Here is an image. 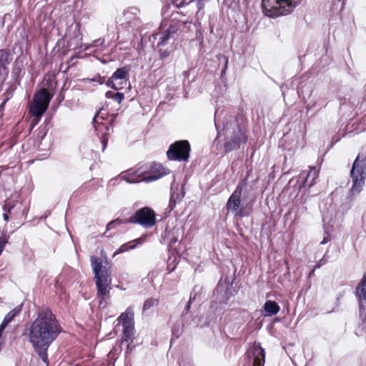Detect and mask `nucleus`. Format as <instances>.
<instances>
[{
  "instance_id": "1",
  "label": "nucleus",
  "mask_w": 366,
  "mask_h": 366,
  "mask_svg": "<svg viewBox=\"0 0 366 366\" xmlns=\"http://www.w3.org/2000/svg\"><path fill=\"white\" fill-rule=\"evenodd\" d=\"M63 329L56 315L49 307L41 308L29 328V340L35 352L49 365L48 349Z\"/></svg>"
},
{
  "instance_id": "2",
  "label": "nucleus",
  "mask_w": 366,
  "mask_h": 366,
  "mask_svg": "<svg viewBox=\"0 0 366 366\" xmlns=\"http://www.w3.org/2000/svg\"><path fill=\"white\" fill-rule=\"evenodd\" d=\"M91 264L94 274L99 307L104 308L107 305L106 300L110 298L112 270L104 265L102 259L97 256L91 257Z\"/></svg>"
},
{
  "instance_id": "3",
  "label": "nucleus",
  "mask_w": 366,
  "mask_h": 366,
  "mask_svg": "<svg viewBox=\"0 0 366 366\" xmlns=\"http://www.w3.org/2000/svg\"><path fill=\"white\" fill-rule=\"evenodd\" d=\"M297 6L295 0H262L263 14L273 19L291 14Z\"/></svg>"
},
{
  "instance_id": "4",
  "label": "nucleus",
  "mask_w": 366,
  "mask_h": 366,
  "mask_svg": "<svg viewBox=\"0 0 366 366\" xmlns=\"http://www.w3.org/2000/svg\"><path fill=\"white\" fill-rule=\"evenodd\" d=\"M350 177L352 180V186L350 189L352 195L359 194L366 179V154H358L353 162Z\"/></svg>"
},
{
  "instance_id": "5",
  "label": "nucleus",
  "mask_w": 366,
  "mask_h": 366,
  "mask_svg": "<svg viewBox=\"0 0 366 366\" xmlns=\"http://www.w3.org/2000/svg\"><path fill=\"white\" fill-rule=\"evenodd\" d=\"M164 174L163 168L160 165L154 164L149 169L141 167L134 172H129L122 174V178L129 183L141 181L152 182L162 177Z\"/></svg>"
},
{
  "instance_id": "6",
  "label": "nucleus",
  "mask_w": 366,
  "mask_h": 366,
  "mask_svg": "<svg viewBox=\"0 0 366 366\" xmlns=\"http://www.w3.org/2000/svg\"><path fill=\"white\" fill-rule=\"evenodd\" d=\"M243 191L242 184H239L235 190L229 197L226 208L230 210L234 217H249L252 212V207L244 206L242 203V194Z\"/></svg>"
},
{
  "instance_id": "7",
  "label": "nucleus",
  "mask_w": 366,
  "mask_h": 366,
  "mask_svg": "<svg viewBox=\"0 0 366 366\" xmlns=\"http://www.w3.org/2000/svg\"><path fill=\"white\" fill-rule=\"evenodd\" d=\"M128 224H139L144 228H151L157 223L156 213L149 207L137 209L134 214L126 219Z\"/></svg>"
},
{
  "instance_id": "8",
  "label": "nucleus",
  "mask_w": 366,
  "mask_h": 366,
  "mask_svg": "<svg viewBox=\"0 0 366 366\" xmlns=\"http://www.w3.org/2000/svg\"><path fill=\"white\" fill-rule=\"evenodd\" d=\"M191 146L187 140H178L170 144L167 157L170 161L188 162Z\"/></svg>"
},
{
  "instance_id": "9",
  "label": "nucleus",
  "mask_w": 366,
  "mask_h": 366,
  "mask_svg": "<svg viewBox=\"0 0 366 366\" xmlns=\"http://www.w3.org/2000/svg\"><path fill=\"white\" fill-rule=\"evenodd\" d=\"M51 97L49 92L42 89L34 96L29 112L31 116L41 117L49 107Z\"/></svg>"
},
{
  "instance_id": "10",
  "label": "nucleus",
  "mask_w": 366,
  "mask_h": 366,
  "mask_svg": "<svg viewBox=\"0 0 366 366\" xmlns=\"http://www.w3.org/2000/svg\"><path fill=\"white\" fill-rule=\"evenodd\" d=\"M248 137L246 132L238 127V130L233 132L231 139L224 143V149L226 153L230 152L233 150H237L240 148L242 144H245L247 142Z\"/></svg>"
},
{
  "instance_id": "11",
  "label": "nucleus",
  "mask_w": 366,
  "mask_h": 366,
  "mask_svg": "<svg viewBox=\"0 0 366 366\" xmlns=\"http://www.w3.org/2000/svg\"><path fill=\"white\" fill-rule=\"evenodd\" d=\"M319 170L315 167H310L309 171H302L299 176V182L301 181L300 188H310L315 183L318 177Z\"/></svg>"
},
{
  "instance_id": "12",
  "label": "nucleus",
  "mask_w": 366,
  "mask_h": 366,
  "mask_svg": "<svg viewBox=\"0 0 366 366\" xmlns=\"http://www.w3.org/2000/svg\"><path fill=\"white\" fill-rule=\"evenodd\" d=\"M248 357L253 359V366H264L265 352L259 345H254L248 350Z\"/></svg>"
},
{
  "instance_id": "13",
  "label": "nucleus",
  "mask_w": 366,
  "mask_h": 366,
  "mask_svg": "<svg viewBox=\"0 0 366 366\" xmlns=\"http://www.w3.org/2000/svg\"><path fill=\"white\" fill-rule=\"evenodd\" d=\"M355 295L358 298L360 312H364L366 303V272L356 287Z\"/></svg>"
},
{
  "instance_id": "14",
  "label": "nucleus",
  "mask_w": 366,
  "mask_h": 366,
  "mask_svg": "<svg viewBox=\"0 0 366 366\" xmlns=\"http://www.w3.org/2000/svg\"><path fill=\"white\" fill-rule=\"evenodd\" d=\"M98 117H99V114H97L94 117L93 121H94V124L95 123L98 124L97 126H95L97 130H102V129L105 130V132H103L102 136L100 137V142H101V144H102V151L104 152L105 150V149L107 148V143H108V139H109L108 131H109V128L107 125H104V124H99L97 120V119Z\"/></svg>"
},
{
  "instance_id": "15",
  "label": "nucleus",
  "mask_w": 366,
  "mask_h": 366,
  "mask_svg": "<svg viewBox=\"0 0 366 366\" xmlns=\"http://www.w3.org/2000/svg\"><path fill=\"white\" fill-rule=\"evenodd\" d=\"M263 310L266 313V316H272L277 315L280 312V307L274 301L267 300L263 306Z\"/></svg>"
},
{
  "instance_id": "16",
  "label": "nucleus",
  "mask_w": 366,
  "mask_h": 366,
  "mask_svg": "<svg viewBox=\"0 0 366 366\" xmlns=\"http://www.w3.org/2000/svg\"><path fill=\"white\" fill-rule=\"evenodd\" d=\"M134 334V325L123 326V333L122 337V342H129L127 349L129 350L130 343L133 341V336Z\"/></svg>"
},
{
  "instance_id": "17",
  "label": "nucleus",
  "mask_w": 366,
  "mask_h": 366,
  "mask_svg": "<svg viewBox=\"0 0 366 366\" xmlns=\"http://www.w3.org/2000/svg\"><path fill=\"white\" fill-rule=\"evenodd\" d=\"M17 205H21L19 202H6L3 205V209L5 212L3 214L4 219L6 222L9 220V214H13V210Z\"/></svg>"
},
{
  "instance_id": "18",
  "label": "nucleus",
  "mask_w": 366,
  "mask_h": 366,
  "mask_svg": "<svg viewBox=\"0 0 366 366\" xmlns=\"http://www.w3.org/2000/svg\"><path fill=\"white\" fill-rule=\"evenodd\" d=\"M184 330V325L181 321L176 322L172 329L171 342L178 339L182 334Z\"/></svg>"
},
{
  "instance_id": "19",
  "label": "nucleus",
  "mask_w": 366,
  "mask_h": 366,
  "mask_svg": "<svg viewBox=\"0 0 366 366\" xmlns=\"http://www.w3.org/2000/svg\"><path fill=\"white\" fill-rule=\"evenodd\" d=\"M130 68L129 66H122L118 68L112 74V78L116 80L118 79H127L129 77V72Z\"/></svg>"
},
{
  "instance_id": "20",
  "label": "nucleus",
  "mask_w": 366,
  "mask_h": 366,
  "mask_svg": "<svg viewBox=\"0 0 366 366\" xmlns=\"http://www.w3.org/2000/svg\"><path fill=\"white\" fill-rule=\"evenodd\" d=\"M119 321L122 322V326L134 325V314L126 311L122 313L119 317Z\"/></svg>"
},
{
  "instance_id": "21",
  "label": "nucleus",
  "mask_w": 366,
  "mask_h": 366,
  "mask_svg": "<svg viewBox=\"0 0 366 366\" xmlns=\"http://www.w3.org/2000/svg\"><path fill=\"white\" fill-rule=\"evenodd\" d=\"M172 34H174V31H171V29L166 30L163 33L157 34V36H159L158 46H164L172 38Z\"/></svg>"
},
{
  "instance_id": "22",
  "label": "nucleus",
  "mask_w": 366,
  "mask_h": 366,
  "mask_svg": "<svg viewBox=\"0 0 366 366\" xmlns=\"http://www.w3.org/2000/svg\"><path fill=\"white\" fill-rule=\"evenodd\" d=\"M20 311L21 310L17 308L11 310L5 315L1 325L6 327L19 314Z\"/></svg>"
},
{
  "instance_id": "23",
  "label": "nucleus",
  "mask_w": 366,
  "mask_h": 366,
  "mask_svg": "<svg viewBox=\"0 0 366 366\" xmlns=\"http://www.w3.org/2000/svg\"><path fill=\"white\" fill-rule=\"evenodd\" d=\"M137 240H134V241H131V242H128L125 244H123L114 254V256L118 254H120V253H122V252H127L130 249H133L136 247V243L135 242H137Z\"/></svg>"
},
{
  "instance_id": "24",
  "label": "nucleus",
  "mask_w": 366,
  "mask_h": 366,
  "mask_svg": "<svg viewBox=\"0 0 366 366\" xmlns=\"http://www.w3.org/2000/svg\"><path fill=\"white\" fill-rule=\"evenodd\" d=\"M9 51L5 49H0V68H5L9 64Z\"/></svg>"
},
{
  "instance_id": "25",
  "label": "nucleus",
  "mask_w": 366,
  "mask_h": 366,
  "mask_svg": "<svg viewBox=\"0 0 366 366\" xmlns=\"http://www.w3.org/2000/svg\"><path fill=\"white\" fill-rule=\"evenodd\" d=\"M106 97L108 99H112L119 104H121L124 99V95L123 93L108 91L106 93Z\"/></svg>"
},
{
  "instance_id": "26",
  "label": "nucleus",
  "mask_w": 366,
  "mask_h": 366,
  "mask_svg": "<svg viewBox=\"0 0 366 366\" xmlns=\"http://www.w3.org/2000/svg\"><path fill=\"white\" fill-rule=\"evenodd\" d=\"M159 302V299H156V298H153V297L146 300L144 302L143 307H142L143 312L147 311V310L151 309L152 307L158 305Z\"/></svg>"
},
{
  "instance_id": "27",
  "label": "nucleus",
  "mask_w": 366,
  "mask_h": 366,
  "mask_svg": "<svg viewBox=\"0 0 366 366\" xmlns=\"http://www.w3.org/2000/svg\"><path fill=\"white\" fill-rule=\"evenodd\" d=\"M126 222V219L117 218L114 220H112L110 222H109L108 224L107 225V231L111 230V229L115 228V227L117 225H120L122 224H128V222Z\"/></svg>"
},
{
  "instance_id": "28",
  "label": "nucleus",
  "mask_w": 366,
  "mask_h": 366,
  "mask_svg": "<svg viewBox=\"0 0 366 366\" xmlns=\"http://www.w3.org/2000/svg\"><path fill=\"white\" fill-rule=\"evenodd\" d=\"M360 317L362 318V324L360 325V327H361L362 331L364 330L366 334V302H365V310L364 312H360Z\"/></svg>"
},
{
  "instance_id": "29",
  "label": "nucleus",
  "mask_w": 366,
  "mask_h": 366,
  "mask_svg": "<svg viewBox=\"0 0 366 366\" xmlns=\"http://www.w3.org/2000/svg\"><path fill=\"white\" fill-rule=\"evenodd\" d=\"M159 58L161 59H164L169 56L170 52L167 50H165L163 49H159Z\"/></svg>"
},
{
  "instance_id": "30",
  "label": "nucleus",
  "mask_w": 366,
  "mask_h": 366,
  "mask_svg": "<svg viewBox=\"0 0 366 366\" xmlns=\"http://www.w3.org/2000/svg\"><path fill=\"white\" fill-rule=\"evenodd\" d=\"M116 80L115 79L112 78V76L107 81L106 84L107 86L114 89H118L119 88L116 86L115 84L114 83V81Z\"/></svg>"
},
{
  "instance_id": "31",
  "label": "nucleus",
  "mask_w": 366,
  "mask_h": 366,
  "mask_svg": "<svg viewBox=\"0 0 366 366\" xmlns=\"http://www.w3.org/2000/svg\"><path fill=\"white\" fill-rule=\"evenodd\" d=\"M327 259L323 257L321 259H320L315 265V269H318L322 265L325 264L327 263Z\"/></svg>"
},
{
  "instance_id": "32",
  "label": "nucleus",
  "mask_w": 366,
  "mask_h": 366,
  "mask_svg": "<svg viewBox=\"0 0 366 366\" xmlns=\"http://www.w3.org/2000/svg\"><path fill=\"white\" fill-rule=\"evenodd\" d=\"M32 117L34 118L31 120V129H33L34 127V126L39 122V121L40 120V118H41V117H37L35 116H32Z\"/></svg>"
},
{
  "instance_id": "33",
  "label": "nucleus",
  "mask_w": 366,
  "mask_h": 366,
  "mask_svg": "<svg viewBox=\"0 0 366 366\" xmlns=\"http://www.w3.org/2000/svg\"><path fill=\"white\" fill-rule=\"evenodd\" d=\"M224 69L222 70V75H223L225 73V71L227 69L228 61H229L228 57L224 56Z\"/></svg>"
},
{
  "instance_id": "34",
  "label": "nucleus",
  "mask_w": 366,
  "mask_h": 366,
  "mask_svg": "<svg viewBox=\"0 0 366 366\" xmlns=\"http://www.w3.org/2000/svg\"><path fill=\"white\" fill-rule=\"evenodd\" d=\"M104 43V39H98L94 41V46L102 45Z\"/></svg>"
},
{
  "instance_id": "35",
  "label": "nucleus",
  "mask_w": 366,
  "mask_h": 366,
  "mask_svg": "<svg viewBox=\"0 0 366 366\" xmlns=\"http://www.w3.org/2000/svg\"><path fill=\"white\" fill-rule=\"evenodd\" d=\"M330 240V235L327 234V236L324 237L323 240L320 242V244H326Z\"/></svg>"
},
{
  "instance_id": "36",
  "label": "nucleus",
  "mask_w": 366,
  "mask_h": 366,
  "mask_svg": "<svg viewBox=\"0 0 366 366\" xmlns=\"http://www.w3.org/2000/svg\"><path fill=\"white\" fill-rule=\"evenodd\" d=\"M316 269L315 267L310 271V272L308 274V277L310 278L312 275L315 274V271Z\"/></svg>"
},
{
  "instance_id": "37",
  "label": "nucleus",
  "mask_w": 366,
  "mask_h": 366,
  "mask_svg": "<svg viewBox=\"0 0 366 366\" xmlns=\"http://www.w3.org/2000/svg\"><path fill=\"white\" fill-rule=\"evenodd\" d=\"M190 303H191V300H189V301L187 302V305H186L185 310H187V312H188V311H189V308H190Z\"/></svg>"
}]
</instances>
